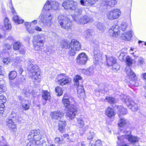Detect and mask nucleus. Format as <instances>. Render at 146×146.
Segmentation results:
<instances>
[{
    "label": "nucleus",
    "mask_w": 146,
    "mask_h": 146,
    "mask_svg": "<svg viewBox=\"0 0 146 146\" xmlns=\"http://www.w3.org/2000/svg\"><path fill=\"white\" fill-rule=\"evenodd\" d=\"M126 62L127 64L128 65V66L129 67V66L131 65L133 63L132 60L131 58L129 56H127L126 58ZM128 67V66H127Z\"/></svg>",
    "instance_id": "nucleus-49"
},
{
    "label": "nucleus",
    "mask_w": 146,
    "mask_h": 146,
    "mask_svg": "<svg viewBox=\"0 0 146 146\" xmlns=\"http://www.w3.org/2000/svg\"><path fill=\"white\" fill-rule=\"evenodd\" d=\"M78 3L76 1L68 0L64 1L62 4V6L65 9L70 10L75 9Z\"/></svg>",
    "instance_id": "nucleus-11"
},
{
    "label": "nucleus",
    "mask_w": 146,
    "mask_h": 146,
    "mask_svg": "<svg viewBox=\"0 0 146 146\" xmlns=\"http://www.w3.org/2000/svg\"><path fill=\"white\" fill-rule=\"evenodd\" d=\"M58 21L62 29L67 31L72 29V23L68 17L63 15H60L58 17Z\"/></svg>",
    "instance_id": "nucleus-1"
},
{
    "label": "nucleus",
    "mask_w": 146,
    "mask_h": 146,
    "mask_svg": "<svg viewBox=\"0 0 146 146\" xmlns=\"http://www.w3.org/2000/svg\"><path fill=\"white\" fill-rule=\"evenodd\" d=\"M30 66L28 68L29 74L32 76V78L37 80L40 78V71L39 68L36 65L32 64L31 62L28 61Z\"/></svg>",
    "instance_id": "nucleus-2"
},
{
    "label": "nucleus",
    "mask_w": 146,
    "mask_h": 146,
    "mask_svg": "<svg viewBox=\"0 0 146 146\" xmlns=\"http://www.w3.org/2000/svg\"><path fill=\"white\" fill-rule=\"evenodd\" d=\"M116 3V0H102L101 4L107 7H113Z\"/></svg>",
    "instance_id": "nucleus-18"
},
{
    "label": "nucleus",
    "mask_w": 146,
    "mask_h": 146,
    "mask_svg": "<svg viewBox=\"0 0 146 146\" xmlns=\"http://www.w3.org/2000/svg\"><path fill=\"white\" fill-rule=\"evenodd\" d=\"M22 45L19 42H17L15 43L13 45V48L15 50H18Z\"/></svg>",
    "instance_id": "nucleus-52"
},
{
    "label": "nucleus",
    "mask_w": 146,
    "mask_h": 146,
    "mask_svg": "<svg viewBox=\"0 0 146 146\" xmlns=\"http://www.w3.org/2000/svg\"><path fill=\"white\" fill-rule=\"evenodd\" d=\"M10 129L11 131H16L17 130V126L14 122L8 126Z\"/></svg>",
    "instance_id": "nucleus-50"
},
{
    "label": "nucleus",
    "mask_w": 146,
    "mask_h": 146,
    "mask_svg": "<svg viewBox=\"0 0 146 146\" xmlns=\"http://www.w3.org/2000/svg\"><path fill=\"white\" fill-rule=\"evenodd\" d=\"M11 48V46L8 43L5 44L3 45V49L5 50H9Z\"/></svg>",
    "instance_id": "nucleus-55"
},
{
    "label": "nucleus",
    "mask_w": 146,
    "mask_h": 146,
    "mask_svg": "<svg viewBox=\"0 0 146 146\" xmlns=\"http://www.w3.org/2000/svg\"><path fill=\"white\" fill-rule=\"evenodd\" d=\"M42 97L43 99L45 100H49L51 98L50 94L46 91L43 92Z\"/></svg>",
    "instance_id": "nucleus-38"
},
{
    "label": "nucleus",
    "mask_w": 146,
    "mask_h": 146,
    "mask_svg": "<svg viewBox=\"0 0 146 146\" xmlns=\"http://www.w3.org/2000/svg\"><path fill=\"white\" fill-rule=\"evenodd\" d=\"M108 85L106 84V86L103 83H100L98 85V88L95 90L96 93L97 92H102L103 91L105 92H107L108 89L106 88L108 87Z\"/></svg>",
    "instance_id": "nucleus-22"
},
{
    "label": "nucleus",
    "mask_w": 146,
    "mask_h": 146,
    "mask_svg": "<svg viewBox=\"0 0 146 146\" xmlns=\"http://www.w3.org/2000/svg\"><path fill=\"white\" fill-rule=\"evenodd\" d=\"M51 117L56 119L59 120L62 117L64 113L62 111H55L51 113Z\"/></svg>",
    "instance_id": "nucleus-20"
},
{
    "label": "nucleus",
    "mask_w": 146,
    "mask_h": 146,
    "mask_svg": "<svg viewBox=\"0 0 146 146\" xmlns=\"http://www.w3.org/2000/svg\"><path fill=\"white\" fill-rule=\"evenodd\" d=\"M139 64L141 66L145 63L144 59L142 57H140L138 59Z\"/></svg>",
    "instance_id": "nucleus-57"
},
{
    "label": "nucleus",
    "mask_w": 146,
    "mask_h": 146,
    "mask_svg": "<svg viewBox=\"0 0 146 146\" xmlns=\"http://www.w3.org/2000/svg\"><path fill=\"white\" fill-rule=\"evenodd\" d=\"M6 98L4 96L1 95H0V114H2L5 107L4 104L6 102Z\"/></svg>",
    "instance_id": "nucleus-21"
},
{
    "label": "nucleus",
    "mask_w": 146,
    "mask_h": 146,
    "mask_svg": "<svg viewBox=\"0 0 146 146\" xmlns=\"http://www.w3.org/2000/svg\"><path fill=\"white\" fill-rule=\"evenodd\" d=\"M94 135V133L93 132L90 131L88 134L87 139L90 140L92 139Z\"/></svg>",
    "instance_id": "nucleus-54"
},
{
    "label": "nucleus",
    "mask_w": 146,
    "mask_h": 146,
    "mask_svg": "<svg viewBox=\"0 0 146 146\" xmlns=\"http://www.w3.org/2000/svg\"><path fill=\"white\" fill-rule=\"evenodd\" d=\"M70 42L69 41L66 40L63 41L61 42L60 43V46L62 48H70Z\"/></svg>",
    "instance_id": "nucleus-31"
},
{
    "label": "nucleus",
    "mask_w": 146,
    "mask_h": 146,
    "mask_svg": "<svg viewBox=\"0 0 146 146\" xmlns=\"http://www.w3.org/2000/svg\"><path fill=\"white\" fill-rule=\"evenodd\" d=\"M119 119L118 123L119 126L120 127H123L125 125L128 123V120L122 117H119Z\"/></svg>",
    "instance_id": "nucleus-29"
},
{
    "label": "nucleus",
    "mask_w": 146,
    "mask_h": 146,
    "mask_svg": "<svg viewBox=\"0 0 146 146\" xmlns=\"http://www.w3.org/2000/svg\"><path fill=\"white\" fill-rule=\"evenodd\" d=\"M98 0H80V3L82 6H90L94 5Z\"/></svg>",
    "instance_id": "nucleus-19"
},
{
    "label": "nucleus",
    "mask_w": 146,
    "mask_h": 146,
    "mask_svg": "<svg viewBox=\"0 0 146 146\" xmlns=\"http://www.w3.org/2000/svg\"><path fill=\"white\" fill-rule=\"evenodd\" d=\"M119 26L117 25H113L109 31L110 35L113 37H117L119 33Z\"/></svg>",
    "instance_id": "nucleus-15"
},
{
    "label": "nucleus",
    "mask_w": 146,
    "mask_h": 146,
    "mask_svg": "<svg viewBox=\"0 0 146 146\" xmlns=\"http://www.w3.org/2000/svg\"><path fill=\"white\" fill-rule=\"evenodd\" d=\"M5 87H4L3 85H0V93L2 92H4L5 91Z\"/></svg>",
    "instance_id": "nucleus-64"
},
{
    "label": "nucleus",
    "mask_w": 146,
    "mask_h": 146,
    "mask_svg": "<svg viewBox=\"0 0 146 146\" xmlns=\"http://www.w3.org/2000/svg\"><path fill=\"white\" fill-rule=\"evenodd\" d=\"M11 60L10 58L7 57L3 59V62L4 63L8 64L9 62H11Z\"/></svg>",
    "instance_id": "nucleus-58"
},
{
    "label": "nucleus",
    "mask_w": 146,
    "mask_h": 146,
    "mask_svg": "<svg viewBox=\"0 0 146 146\" xmlns=\"http://www.w3.org/2000/svg\"><path fill=\"white\" fill-rule=\"evenodd\" d=\"M62 101L64 106L66 108V109H68V108H69L70 106L72 105L70 104V102L69 101V99L68 98H63L62 99Z\"/></svg>",
    "instance_id": "nucleus-39"
},
{
    "label": "nucleus",
    "mask_w": 146,
    "mask_h": 146,
    "mask_svg": "<svg viewBox=\"0 0 146 146\" xmlns=\"http://www.w3.org/2000/svg\"><path fill=\"white\" fill-rule=\"evenodd\" d=\"M92 34V30L90 29L86 31L84 35V36L86 37H88L91 36Z\"/></svg>",
    "instance_id": "nucleus-53"
},
{
    "label": "nucleus",
    "mask_w": 146,
    "mask_h": 146,
    "mask_svg": "<svg viewBox=\"0 0 146 146\" xmlns=\"http://www.w3.org/2000/svg\"><path fill=\"white\" fill-rule=\"evenodd\" d=\"M125 71L127 74L126 80L128 82L129 86L130 87L134 86L137 79L135 74L129 66L126 67Z\"/></svg>",
    "instance_id": "nucleus-3"
},
{
    "label": "nucleus",
    "mask_w": 146,
    "mask_h": 146,
    "mask_svg": "<svg viewBox=\"0 0 146 146\" xmlns=\"http://www.w3.org/2000/svg\"><path fill=\"white\" fill-rule=\"evenodd\" d=\"M20 105L24 110H27L29 109L30 104L27 100L21 103Z\"/></svg>",
    "instance_id": "nucleus-33"
},
{
    "label": "nucleus",
    "mask_w": 146,
    "mask_h": 146,
    "mask_svg": "<svg viewBox=\"0 0 146 146\" xmlns=\"http://www.w3.org/2000/svg\"><path fill=\"white\" fill-rule=\"evenodd\" d=\"M81 48V45L79 42L74 39H72L70 42V48L68 54L71 56H74L76 51L79 50Z\"/></svg>",
    "instance_id": "nucleus-4"
},
{
    "label": "nucleus",
    "mask_w": 146,
    "mask_h": 146,
    "mask_svg": "<svg viewBox=\"0 0 146 146\" xmlns=\"http://www.w3.org/2000/svg\"><path fill=\"white\" fill-rule=\"evenodd\" d=\"M27 146H37V145L35 141L29 142L28 143Z\"/></svg>",
    "instance_id": "nucleus-62"
},
{
    "label": "nucleus",
    "mask_w": 146,
    "mask_h": 146,
    "mask_svg": "<svg viewBox=\"0 0 146 146\" xmlns=\"http://www.w3.org/2000/svg\"><path fill=\"white\" fill-rule=\"evenodd\" d=\"M65 126V121L64 120L59 121L58 122V129L59 131L61 132L63 131L64 129Z\"/></svg>",
    "instance_id": "nucleus-35"
},
{
    "label": "nucleus",
    "mask_w": 146,
    "mask_h": 146,
    "mask_svg": "<svg viewBox=\"0 0 146 146\" xmlns=\"http://www.w3.org/2000/svg\"><path fill=\"white\" fill-rule=\"evenodd\" d=\"M131 30L127 32H125L123 33L121 36V37L124 40H126L128 41L130 40V38L132 37V33Z\"/></svg>",
    "instance_id": "nucleus-23"
},
{
    "label": "nucleus",
    "mask_w": 146,
    "mask_h": 146,
    "mask_svg": "<svg viewBox=\"0 0 146 146\" xmlns=\"http://www.w3.org/2000/svg\"><path fill=\"white\" fill-rule=\"evenodd\" d=\"M0 145L1 146H7V143L3 136H2L0 138Z\"/></svg>",
    "instance_id": "nucleus-43"
},
{
    "label": "nucleus",
    "mask_w": 146,
    "mask_h": 146,
    "mask_svg": "<svg viewBox=\"0 0 146 146\" xmlns=\"http://www.w3.org/2000/svg\"><path fill=\"white\" fill-rule=\"evenodd\" d=\"M122 100L126 103L128 108L132 111H136L137 110L138 107L137 104L132 101L129 96H124Z\"/></svg>",
    "instance_id": "nucleus-7"
},
{
    "label": "nucleus",
    "mask_w": 146,
    "mask_h": 146,
    "mask_svg": "<svg viewBox=\"0 0 146 146\" xmlns=\"http://www.w3.org/2000/svg\"><path fill=\"white\" fill-rule=\"evenodd\" d=\"M53 18V15L49 13H47L41 16L40 21L45 25L50 27Z\"/></svg>",
    "instance_id": "nucleus-9"
},
{
    "label": "nucleus",
    "mask_w": 146,
    "mask_h": 146,
    "mask_svg": "<svg viewBox=\"0 0 146 146\" xmlns=\"http://www.w3.org/2000/svg\"><path fill=\"white\" fill-rule=\"evenodd\" d=\"M61 140L60 139V138L59 137H56L54 139V142L55 143L59 144L60 142H61Z\"/></svg>",
    "instance_id": "nucleus-63"
},
{
    "label": "nucleus",
    "mask_w": 146,
    "mask_h": 146,
    "mask_svg": "<svg viewBox=\"0 0 146 146\" xmlns=\"http://www.w3.org/2000/svg\"><path fill=\"white\" fill-rule=\"evenodd\" d=\"M118 114L119 117H122V115H124L126 114L127 112V110L121 106L118 107Z\"/></svg>",
    "instance_id": "nucleus-25"
},
{
    "label": "nucleus",
    "mask_w": 146,
    "mask_h": 146,
    "mask_svg": "<svg viewBox=\"0 0 146 146\" xmlns=\"http://www.w3.org/2000/svg\"><path fill=\"white\" fill-rule=\"evenodd\" d=\"M39 134L40 131L38 129L32 130L28 135V138L30 139L31 137L35 136V135H39Z\"/></svg>",
    "instance_id": "nucleus-36"
},
{
    "label": "nucleus",
    "mask_w": 146,
    "mask_h": 146,
    "mask_svg": "<svg viewBox=\"0 0 146 146\" xmlns=\"http://www.w3.org/2000/svg\"><path fill=\"white\" fill-rule=\"evenodd\" d=\"M50 1H48L46 2L43 8V10L46 11H49L51 9V7L50 5Z\"/></svg>",
    "instance_id": "nucleus-42"
},
{
    "label": "nucleus",
    "mask_w": 146,
    "mask_h": 146,
    "mask_svg": "<svg viewBox=\"0 0 146 146\" xmlns=\"http://www.w3.org/2000/svg\"><path fill=\"white\" fill-rule=\"evenodd\" d=\"M101 141L100 140H91L90 142L89 146H101Z\"/></svg>",
    "instance_id": "nucleus-32"
},
{
    "label": "nucleus",
    "mask_w": 146,
    "mask_h": 146,
    "mask_svg": "<svg viewBox=\"0 0 146 146\" xmlns=\"http://www.w3.org/2000/svg\"><path fill=\"white\" fill-rule=\"evenodd\" d=\"M55 90L56 93L58 94V96H60L62 95L63 91L61 88L60 87L58 86L56 87Z\"/></svg>",
    "instance_id": "nucleus-46"
},
{
    "label": "nucleus",
    "mask_w": 146,
    "mask_h": 146,
    "mask_svg": "<svg viewBox=\"0 0 146 146\" xmlns=\"http://www.w3.org/2000/svg\"><path fill=\"white\" fill-rule=\"evenodd\" d=\"M25 25L27 28V31L30 33H35V29L31 27V23L29 22H26L25 23Z\"/></svg>",
    "instance_id": "nucleus-34"
},
{
    "label": "nucleus",
    "mask_w": 146,
    "mask_h": 146,
    "mask_svg": "<svg viewBox=\"0 0 146 146\" xmlns=\"http://www.w3.org/2000/svg\"><path fill=\"white\" fill-rule=\"evenodd\" d=\"M106 114L109 117H111L115 115V113L113 109L112 108L108 107L105 110Z\"/></svg>",
    "instance_id": "nucleus-27"
},
{
    "label": "nucleus",
    "mask_w": 146,
    "mask_h": 146,
    "mask_svg": "<svg viewBox=\"0 0 146 146\" xmlns=\"http://www.w3.org/2000/svg\"><path fill=\"white\" fill-rule=\"evenodd\" d=\"M13 20L15 23H17L18 24L22 23L24 22V20L20 19L18 16L17 15L13 16Z\"/></svg>",
    "instance_id": "nucleus-40"
},
{
    "label": "nucleus",
    "mask_w": 146,
    "mask_h": 146,
    "mask_svg": "<svg viewBox=\"0 0 146 146\" xmlns=\"http://www.w3.org/2000/svg\"><path fill=\"white\" fill-rule=\"evenodd\" d=\"M76 60V62L78 64L83 65L86 64L88 60V58L85 53H82L78 56Z\"/></svg>",
    "instance_id": "nucleus-13"
},
{
    "label": "nucleus",
    "mask_w": 146,
    "mask_h": 146,
    "mask_svg": "<svg viewBox=\"0 0 146 146\" xmlns=\"http://www.w3.org/2000/svg\"><path fill=\"white\" fill-rule=\"evenodd\" d=\"M45 36L43 34L39 35L34 37V40L44 43L45 42Z\"/></svg>",
    "instance_id": "nucleus-24"
},
{
    "label": "nucleus",
    "mask_w": 146,
    "mask_h": 146,
    "mask_svg": "<svg viewBox=\"0 0 146 146\" xmlns=\"http://www.w3.org/2000/svg\"><path fill=\"white\" fill-rule=\"evenodd\" d=\"M24 47L23 45L19 48L18 49L19 51V52L21 54H24L25 52V50H24Z\"/></svg>",
    "instance_id": "nucleus-61"
},
{
    "label": "nucleus",
    "mask_w": 146,
    "mask_h": 146,
    "mask_svg": "<svg viewBox=\"0 0 146 146\" xmlns=\"http://www.w3.org/2000/svg\"><path fill=\"white\" fill-rule=\"evenodd\" d=\"M72 16L74 20L78 23L85 24L93 20L92 18L88 15H85L82 18L77 16H75L74 15Z\"/></svg>",
    "instance_id": "nucleus-10"
},
{
    "label": "nucleus",
    "mask_w": 146,
    "mask_h": 146,
    "mask_svg": "<svg viewBox=\"0 0 146 146\" xmlns=\"http://www.w3.org/2000/svg\"><path fill=\"white\" fill-rule=\"evenodd\" d=\"M118 144L120 143L125 142L127 140L131 143H135L138 141V138L136 137L131 135H124L120 136L117 137Z\"/></svg>",
    "instance_id": "nucleus-5"
},
{
    "label": "nucleus",
    "mask_w": 146,
    "mask_h": 146,
    "mask_svg": "<svg viewBox=\"0 0 146 146\" xmlns=\"http://www.w3.org/2000/svg\"><path fill=\"white\" fill-rule=\"evenodd\" d=\"M72 11L74 10V11L75 14L74 15H72H72H74L75 16H78V17H80L78 15H80L82 13V9L81 8H78L77 7V5L76 6V8L74 10H72Z\"/></svg>",
    "instance_id": "nucleus-41"
},
{
    "label": "nucleus",
    "mask_w": 146,
    "mask_h": 146,
    "mask_svg": "<svg viewBox=\"0 0 146 146\" xmlns=\"http://www.w3.org/2000/svg\"><path fill=\"white\" fill-rule=\"evenodd\" d=\"M7 124L8 126L14 123V122L11 119H6Z\"/></svg>",
    "instance_id": "nucleus-60"
},
{
    "label": "nucleus",
    "mask_w": 146,
    "mask_h": 146,
    "mask_svg": "<svg viewBox=\"0 0 146 146\" xmlns=\"http://www.w3.org/2000/svg\"><path fill=\"white\" fill-rule=\"evenodd\" d=\"M106 99L110 104L115 103L116 102V100L112 97H107L106 98Z\"/></svg>",
    "instance_id": "nucleus-48"
},
{
    "label": "nucleus",
    "mask_w": 146,
    "mask_h": 146,
    "mask_svg": "<svg viewBox=\"0 0 146 146\" xmlns=\"http://www.w3.org/2000/svg\"><path fill=\"white\" fill-rule=\"evenodd\" d=\"M97 28L100 31H104L105 29V27L102 23H98L96 25Z\"/></svg>",
    "instance_id": "nucleus-45"
},
{
    "label": "nucleus",
    "mask_w": 146,
    "mask_h": 146,
    "mask_svg": "<svg viewBox=\"0 0 146 146\" xmlns=\"http://www.w3.org/2000/svg\"><path fill=\"white\" fill-rule=\"evenodd\" d=\"M31 137L30 139L31 140H33L35 141H37L41 139V135L39 134Z\"/></svg>",
    "instance_id": "nucleus-47"
},
{
    "label": "nucleus",
    "mask_w": 146,
    "mask_h": 146,
    "mask_svg": "<svg viewBox=\"0 0 146 146\" xmlns=\"http://www.w3.org/2000/svg\"><path fill=\"white\" fill-rule=\"evenodd\" d=\"M78 107L74 105H72L68 109H66V115L71 119L74 118L78 111Z\"/></svg>",
    "instance_id": "nucleus-12"
},
{
    "label": "nucleus",
    "mask_w": 146,
    "mask_h": 146,
    "mask_svg": "<svg viewBox=\"0 0 146 146\" xmlns=\"http://www.w3.org/2000/svg\"><path fill=\"white\" fill-rule=\"evenodd\" d=\"M33 45L35 50H39L43 47L44 43L40 42H38L34 40L33 42Z\"/></svg>",
    "instance_id": "nucleus-28"
},
{
    "label": "nucleus",
    "mask_w": 146,
    "mask_h": 146,
    "mask_svg": "<svg viewBox=\"0 0 146 146\" xmlns=\"http://www.w3.org/2000/svg\"><path fill=\"white\" fill-rule=\"evenodd\" d=\"M106 57V64L108 66H112L113 64L116 63V59L113 57Z\"/></svg>",
    "instance_id": "nucleus-26"
},
{
    "label": "nucleus",
    "mask_w": 146,
    "mask_h": 146,
    "mask_svg": "<svg viewBox=\"0 0 146 146\" xmlns=\"http://www.w3.org/2000/svg\"><path fill=\"white\" fill-rule=\"evenodd\" d=\"M17 76V73L16 71H11L10 72L9 75V78L10 80L14 79Z\"/></svg>",
    "instance_id": "nucleus-44"
},
{
    "label": "nucleus",
    "mask_w": 146,
    "mask_h": 146,
    "mask_svg": "<svg viewBox=\"0 0 146 146\" xmlns=\"http://www.w3.org/2000/svg\"><path fill=\"white\" fill-rule=\"evenodd\" d=\"M65 75H66L64 74L58 75V82L60 85L63 86L68 82V78L65 76Z\"/></svg>",
    "instance_id": "nucleus-16"
},
{
    "label": "nucleus",
    "mask_w": 146,
    "mask_h": 146,
    "mask_svg": "<svg viewBox=\"0 0 146 146\" xmlns=\"http://www.w3.org/2000/svg\"><path fill=\"white\" fill-rule=\"evenodd\" d=\"M126 54L124 52L121 53L119 56V60L122 61H124L126 58L125 57Z\"/></svg>",
    "instance_id": "nucleus-51"
},
{
    "label": "nucleus",
    "mask_w": 146,
    "mask_h": 146,
    "mask_svg": "<svg viewBox=\"0 0 146 146\" xmlns=\"http://www.w3.org/2000/svg\"><path fill=\"white\" fill-rule=\"evenodd\" d=\"M50 2V5L51 7V9L55 11L59 10V3L56 1H51Z\"/></svg>",
    "instance_id": "nucleus-30"
},
{
    "label": "nucleus",
    "mask_w": 146,
    "mask_h": 146,
    "mask_svg": "<svg viewBox=\"0 0 146 146\" xmlns=\"http://www.w3.org/2000/svg\"><path fill=\"white\" fill-rule=\"evenodd\" d=\"M99 48L98 45L96 44V49L95 48L94 52L95 61L94 62V63L96 64H99V60H100L102 58V53L98 50Z\"/></svg>",
    "instance_id": "nucleus-14"
},
{
    "label": "nucleus",
    "mask_w": 146,
    "mask_h": 146,
    "mask_svg": "<svg viewBox=\"0 0 146 146\" xmlns=\"http://www.w3.org/2000/svg\"><path fill=\"white\" fill-rule=\"evenodd\" d=\"M112 68L113 69L116 70H118L120 68L119 65L116 62V63L113 64V65H112Z\"/></svg>",
    "instance_id": "nucleus-59"
},
{
    "label": "nucleus",
    "mask_w": 146,
    "mask_h": 146,
    "mask_svg": "<svg viewBox=\"0 0 146 146\" xmlns=\"http://www.w3.org/2000/svg\"><path fill=\"white\" fill-rule=\"evenodd\" d=\"M127 24L123 22L121 24V28L123 31H124L126 29L127 27Z\"/></svg>",
    "instance_id": "nucleus-56"
},
{
    "label": "nucleus",
    "mask_w": 146,
    "mask_h": 146,
    "mask_svg": "<svg viewBox=\"0 0 146 146\" xmlns=\"http://www.w3.org/2000/svg\"><path fill=\"white\" fill-rule=\"evenodd\" d=\"M4 24L7 29H9L11 28V27L8 19L5 17L4 19Z\"/></svg>",
    "instance_id": "nucleus-37"
},
{
    "label": "nucleus",
    "mask_w": 146,
    "mask_h": 146,
    "mask_svg": "<svg viewBox=\"0 0 146 146\" xmlns=\"http://www.w3.org/2000/svg\"><path fill=\"white\" fill-rule=\"evenodd\" d=\"M77 123L78 125L80 128H82L83 131L82 132H81V131L80 132V134L81 135H82L87 130L88 128V126L87 125H86L84 127V121L82 119H77Z\"/></svg>",
    "instance_id": "nucleus-17"
},
{
    "label": "nucleus",
    "mask_w": 146,
    "mask_h": 146,
    "mask_svg": "<svg viewBox=\"0 0 146 146\" xmlns=\"http://www.w3.org/2000/svg\"><path fill=\"white\" fill-rule=\"evenodd\" d=\"M121 14L120 10L116 9L108 12L106 14V17L109 20H113L118 19Z\"/></svg>",
    "instance_id": "nucleus-8"
},
{
    "label": "nucleus",
    "mask_w": 146,
    "mask_h": 146,
    "mask_svg": "<svg viewBox=\"0 0 146 146\" xmlns=\"http://www.w3.org/2000/svg\"><path fill=\"white\" fill-rule=\"evenodd\" d=\"M82 78L78 75H77L74 78V84L75 86L77 87V92L78 94L82 96L84 95V92L82 84Z\"/></svg>",
    "instance_id": "nucleus-6"
}]
</instances>
